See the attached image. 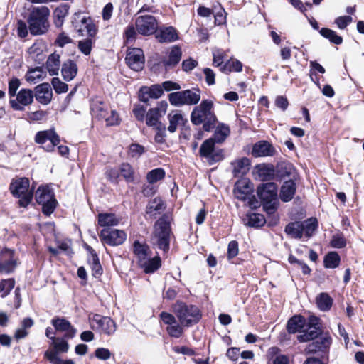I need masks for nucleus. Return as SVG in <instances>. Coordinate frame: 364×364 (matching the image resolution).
Listing matches in <instances>:
<instances>
[{"label":"nucleus","instance_id":"1","mask_svg":"<svg viewBox=\"0 0 364 364\" xmlns=\"http://www.w3.org/2000/svg\"><path fill=\"white\" fill-rule=\"evenodd\" d=\"M172 231L168 215H163L158 219L153 227L150 242L154 247L168 252L170 247Z\"/></svg>","mask_w":364,"mask_h":364},{"label":"nucleus","instance_id":"2","mask_svg":"<svg viewBox=\"0 0 364 364\" xmlns=\"http://www.w3.org/2000/svg\"><path fill=\"white\" fill-rule=\"evenodd\" d=\"M191 120L195 125L203 123V129L205 131H210L214 127L216 121L213 101L204 100L198 105H196L191 112Z\"/></svg>","mask_w":364,"mask_h":364},{"label":"nucleus","instance_id":"3","mask_svg":"<svg viewBox=\"0 0 364 364\" xmlns=\"http://www.w3.org/2000/svg\"><path fill=\"white\" fill-rule=\"evenodd\" d=\"M50 14V9L46 6L32 8L27 20L32 35H43L48 31Z\"/></svg>","mask_w":364,"mask_h":364},{"label":"nucleus","instance_id":"4","mask_svg":"<svg viewBox=\"0 0 364 364\" xmlns=\"http://www.w3.org/2000/svg\"><path fill=\"white\" fill-rule=\"evenodd\" d=\"M173 311L185 327H190L197 323L202 314L198 306L177 301L172 306Z\"/></svg>","mask_w":364,"mask_h":364},{"label":"nucleus","instance_id":"5","mask_svg":"<svg viewBox=\"0 0 364 364\" xmlns=\"http://www.w3.org/2000/svg\"><path fill=\"white\" fill-rule=\"evenodd\" d=\"M11 193L19 198L18 203L21 207H26L33 198V190L30 189V182L27 178L14 180L10 184Z\"/></svg>","mask_w":364,"mask_h":364},{"label":"nucleus","instance_id":"6","mask_svg":"<svg viewBox=\"0 0 364 364\" xmlns=\"http://www.w3.org/2000/svg\"><path fill=\"white\" fill-rule=\"evenodd\" d=\"M168 97L170 103L175 107L196 105L200 100V91L197 88L188 89L171 92Z\"/></svg>","mask_w":364,"mask_h":364},{"label":"nucleus","instance_id":"7","mask_svg":"<svg viewBox=\"0 0 364 364\" xmlns=\"http://www.w3.org/2000/svg\"><path fill=\"white\" fill-rule=\"evenodd\" d=\"M36 200L42 205V211L46 215H50L56 208L57 201L54 198V193L48 186L38 188Z\"/></svg>","mask_w":364,"mask_h":364},{"label":"nucleus","instance_id":"8","mask_svg":"<svg viewBox=\"0 0 364 364\" xmlns=\"http://www.w3.org/2000/svg\"><path fill=\"white\" fill-rule=\"evenodd\" d=\"M89 322L92 329L107 336H111L116 331V323L109 316H102L100 314H90Z\"/></svg>","mask_w":364,"mask_h":364},{"label":"nucleus","instance_id":"9","mask_svg":"<svg viewBox=\"0 0 364 364\" xmlns=\"http://www.w3.org/2000/svg\"><path fill=\"white\" fill-rule=\"evenodd\" d=\"M135 26L139 34L149 36L155 33L159 28L156 18L152 15H141L135 20Z\"/></svg>","mask_w":364,"mask_h":364},{"label":"nucleus","instance_id":"10","mask_svg":"<svg viewBox=\"0 0 364 364\" xmlns=\"http://www.w3.org/2000/svg\"><path fill=\"white\" fill-rule=\"evenodd\" d=\"M35 141L46 151H53L60 143L59 136L53 129L40 131L35 136Z\"/></svg>","mask_w":364,"mask_h":364},{"label":"nucleus","instance_id":"11","mask_svg":"<svg viewBox=\"0 0 364 364\" xmlns=\"http://www.w3.org/2000/svg\"><path fill=\"white\" fill-rule=\"evenodd\" d=\"M99 237L103 243L117 246L124 243L127 239V234L121 230L105 228L100 231Z\"/></svg>","mask_w":364,"mask_h":364},{"label":"nucleus","instance_id":"12","mask_svg":"<svg viewBox=\"0 0 364 364\" xmlns=\"http://www.w3.org/2000/svg\"><path fill=\"white\" fill-rule=\"evenodd\" d=\"M160 318L164 324L167 325L166 331L170 336L178 338L183 335V326L177 321L173 314L162 311L160 314Z\"/></svg>","mask_w":364,"mask_h":364},{"label":"nucleus","instance_id":"13","mask_svg":"<svg viewBox=\"0 0 364 364\" xmlns=\"http://www.w3.org/2000/svg\"><path fill=\"white\" fill-rule=\"evenodd\" d=\"M168 108V103L165 100L160 101L154 108L150 109L146 115V123L149 127H156L162 124L159 119L164 116Z\"/></svg>","mask_w":364,"mask_h":364},{"label":"nucleus","instance_id":"14","mask_svg":"<svg viewBox=\"0 0 364 364\" xmlns=\"http://www.w3.org/2000/svg\"><path fill=\"white\" fill-rule=\"evenodd\" d=\"M214 146L213 139L210 138L205 140L200 148L201 156L207 159L210 164L219 161L223 159V151H215Z\"/></svg>","mask_w":364,"mask_h":364},{"label":"nucleus","instance_id":"15","mask_svg":"<svg viewBox=\"0 0 364 364\" xmlns=\"http://www.w3.org/2000/svg\"><path fill=\"white\" fill-rule=\"evenodd\" d=\"M125 60L128 66L133 70L139 71L144 68V55L143 50L140 48L128 49Z\"/></svg>","mask_w":364,"mask_h":364},{"label":"nucleus","instance_id":"16","mask_svg":"<svg viewBox=\"0 0 364 364\" xmlns=\"http://www.w3.org/2000/svg\"><path fill=\"white\" fill-rule=\"evenodd\" d=\"M18 258L14 252L5 248L0 252V271L6 273L12 272L17 266Z\"/></svg>","mask_w":364,"mask_h":364},{"label":"nucleus","instance_id":"17","mask_svg":"<svg viewBox=\"0 0 364 364\" xmlns=\"http://www.w3.org/2000/svg\"><path fill=\"white\" fill-rule=\"evenodd\" d=\"M15 100L10 101L12 108L17 111H23L26 106L33 101V92L30 89H21L16 95Z\"/></svg>","mask_w":364,"mask_h":364},{"label":"nucleus","instance_id":"18","mask_svg":"<svg viewBox=\"0 0 364 364\" xmlns=\"http://www.w3.org/2000/svg\"><path fill=\"white\" fill-rule=\"evenodd\" d=\"M257 195L262 202L277 200V186L274 183H263L257 188Z\"/></svg>","mask_w":364,"mask_h":364},{"label":"nucleus","instance_id":"19","mask_svg":"<svg viewBox=\"0 0 364 364\" xmlns=\"http://www.w3.org/2000/svg\"><path fill=\"white\" fill-rule=\"evenodd\" d=\"M230 165L233 176L236 178H241L249 172L251 161L247 157L243 156L235 159Z\"/></svg>","mask_w":364,"mask_h":364},{"label":"nucleus","instance_id":"20","mask_svg":"<svg viewBox=\"0 0 364 364\" xmlns=\"http://www.w3.org/2000/svg\"><path fill=\"white\" fill-rule=\"evenodd\" d=\"M34 90V97L39 103L47 105L51 102L53 92L48 83L40 84L35 87Z\"/></svg>","mask_w":364,"mask_h":364},{"label":"nucleus","instance_id":"21","mask_svg":"<svg viewBox=\"0 0 364 364\" xmlns=\"http://www.w3.org/2000/svg\"><path fill=\"white\" fill-rule=\"evenodd\" d=\"M109 107L100 97L92 99L90 111L93 117L101 119L108 114Z\"/></svg>","mask_w":364,"mask_h":364},{"label":"nucleus","instance_id":"22","mask_svg":"<svg viewBox=\"0 0 364 364\" xmlns=\"http://www.w3.org/2000/svg\"><path fill=\"white\" fill-rule=\"evenodd\" d=\"M252 175L256 180L269 181L273 178L274 171L270 166L264 164L256 165L252 170Z\"/></svg>","mask_w":364,"mask_h":364},{"label":"nucleus","instance_id":"23","mask_svg":"<svg viewBox=\"0 0 364 364\" xmlns=\"http://www.w3.org/2000/svg\"><path fill=\"white\" fill-rule=\"evenodd\" d=\"M169 125L167 128L171 133H174L178 128L184 127L188 122L187 119L179 112H171L168 116Z\"/></svg>","mask_w":364,"mask_h":364},{"label":"nucleus","instance_id":"24","mask_svg":"<svg viewBox=\"0 0 364 364\" xmlns=\"http://www.w3.org/2000/svg\"><path fill=\"white\" fill-rule=\"evenodd\" d=\"M280 351L278 347L269 348L267 353V364H289V358Z\"/></svg>","mask_w":364,"mask_h":364},{"label":"nucleus","instance_id":"25","mask_svg":"<svg viewBox=\"0 0 364 364\" xmlns=\"http://www.w3.org/2000/svg\"><path fill=\"white\" fill-rule=\"evenodd\" d=\"M252 192L250 182L247 179L239 180L235 185V196L241 200H245Z\"/></svg>","mask_w":364,"mask_h":364},{"label":"nucleus","instance_id":"26","mask_svg":"<svg viewBox=\"0 0 364 364\" xmlns=\"http://www.w3.org/2000/svg\"><path fill=\"white\" fill-rule=\"evenodd\" d=\"M156 39L161 43H171L178 39V33L172 27H166L161 28L156 35Z\"/></svg>","mask_w":364,"mask_h":364},{"label":"nucleus","instance_id":"27","mask_svg":"<svg viewBox=\"0 0 364 364\" xmlns=\"http://www.w3.org/2000/svg\"><path fill=\"white\" fill-rule=\"evenodd\" d=\"M52 324L58 331L65 332V336L73 338L75 334V330L72 327L70 322L64 318H53Z\"/></svg>","mask_w":364,"mask_h":364},{"label":"nucleus","instance_id":"28","mask_svg":"<svg viewBox=\"0 0 364 364\" xmlns=\"http://www.w3.org/2000/svg\"><path fill=\"white\" fill-rule=\"evenodd\" d=\"M274 149L270 144L267 141H259L253 146L252 154L255 157H263L272 156Z\"/></svg>","mask_w":364,"mask_h":364},{"label":"nucleus","instance_id":"29","mask_svg":"<svg viewBox=\"0 0 364 364\" xmlns=\"http://www.w3.org/2000/svg\"><path fill=\"white\" fill-rule=\"evenodd\" d=\"M139 265L143 269L145 273H153L161 267V258L159 256H155L153 258L147 257L144 260H142Z\"/></svg>","mask_w":364,"mask_h":364},{"label":"nucleus","instance_id":"30","mask_svg":"<svg viewBox=\"0 0 364 364\" xmlns=\"http://www.w3.org/2000/svg\"><path fill=\"white\" fill-rule=\"evenodd\" d=\"M77 73V65L74 61L68 60L63 63L61 68V74L65 81L73 80Z\"/></svg>","mask_w":364,"mask_h":364},{"label":"nucleus","instance_id":"31","mask_svg":"<svg viewBox=\"0 0 364 364\" xmlns=\"http://www.w3.org/2000/svg\"><path fill=\"white\" fill-rule=\"evenodd\" d=\"M296 193V184L294 181H285L281 187L280 198L283 202L290 201Z\"/></svg>","mask_w":364,"mask_h":364},{"label":"nucleus","instance_id":"32","mask_svg":"<svg viewBox=\"0 0 364 364\" xmlns=\"http://www.w3.org/2000/svg\"><path fill=\"white\" fill-rule=\"evenodd\" d=\"M306 327V320L301 316L291 317L287 323V328L289 333H301Z\"/></svg>","mask_w":364,"mask_h":364},{"label":"nucleus","instance_id":"33","mask_svg":"<svg viewBox=\"0 0 364 364\" xmlns=\"http://www.w3.org/2000/svg\"><path fill=\"white\" fill-rule=\"evenodd\" d=\"M320 333V327L308 326L303 328L301 332L297 336L299 342H308L318 337Z\"/></svg>","mask_w":364,"mask_h":364},{"label":"nucleus","instance_id":"34","mask_svg":"<svg viewBox=\"0 0 364 364\" xmlns=\"http://www.w3.org/2000/svg\"><path fill=\"white\" fill-rule=\"evenodd\" d=\"M46 76V72L42 67H36L28 70L25 75L26 81L31 84H36L42 81Z\"/></svg>","mask_w":364,"mask_h":364},{"label":"nucleus","instance_id":"35","mask_svg":"<svg viewBox=\"0 0 364 364\" xmlns=\"http://www.w3.org/2000/svg\"><path fill=\"white\" fill-rule=\"evenodd\" d=\"M98 225L101 227L116 226L119 223L120 219L114 213H99L97 217Z\"/></svg>","mask_w":364,"mask_h":364},{"label":"nucleus","instance_id":"36","mask_svg":"<svg viewBox=\"0 0 364 364\" xmlns=\"http://www.w3.org/2000/svg\"><path fill=\"white\" fill-rule=\"evenodd\" d=\"M60 66V56L53 53L49 55L46 63V67L50 75H57Z\"/></svg>","mask_w":364,"mask_h":364},{"label":"nucleus","instance_id":"37","mask_svg":"<svg viewBox=\"0 0 364 364\" xmlns=\"http://www.w3.org/2000/svg\"><path fill=\"white\" fill-rule=\"evenodd\" d=\"M80 23L84 26L87 34V38L95 39V37L98 32V28L95 23L93 19L90 16H85L81 18Z\"/></svg>","mask_w":364,"mask_h":364},{"label":"nucleus","instance_id":"38","mask_svg":"<svg viewBox=\"0 0 364 364\" xmlns=\"http://www.w3.org/2000/svg\"><path fill=\"white\" fill-rule=\"evenodd\" d=\"M45 50V44L41 41H37L28 48V53L33 59L36 61H40L43 58Z\"/></svg>","mask_w":364,"mask_h":364},{"label":"nucleus","instance_id":"39","mask_svg":"<svg viewBox=\"0 0 364 364\" xmlns=\"http://www.w3.org/2000/svg\"><path fill=\"white\" fill-rule=\"evenodd\" d=\"M230 130L228 125L220 124L217 126L212 139H213L215 142L222 143L230 135Z\"/></svg>","mask_w":364,"mask_h":364},{"label":"nucleus","instance_id":"40","mask_svg":"<svg viewBox=\"0 0 364 364\" xmlns=\"http://www.w3.org/2000/svg\"><path fill=\"white\" fill-rule=\"evenodd\" d=\"M165 208L162 200L159 198H155L148 203L146 206V213L151 215L159 214Z\"/></svg>","mask_w":364,"mask_h":364},{"label":"nucleus","instance_id":"41","mask_svg":"<svg viewBox=\"0 0 364 364\" xmlns=\"http://www.w3.org/2000/svg\"><path fill=\"white\" fill-rule=\"evenodd\" d=\"M302 229H303V235L305 236L306 238L309 239L311 237L318 226V222L316 218H311L304 222H301Z\"/></svg>","mask_w":364,"mask_h":364},{"label":"nucleus","instance_id":"42","mask_svg":"<svg viewBox=\"0 0 364 364\" xmlns=\"http://www.w3.org/2000/svg\"><path fill=\"white\" fill-rule=\"evenodd\" d=\"M242 70V63L235 58L228 60L221 68L220 70L225 73L231 72H241Z\"/></svg>","mask_w":364,"mask_h":364},{"label":"nucleus","instance_id":"43","mask_svg":"<svg viewBox=\"0 0 364 364\" xmlns=\"http://www.w3.org/2000/svg\"><path fill=\"white\" fill-rule=\"evenodd\" d=\"M285 232L292 237L301 239L304 236L301 222L289 223L285 228Z\"/></svg>","mask_w":364,"mask_h":364},{"label":"nucleus","instance_id":"44","mask_svg":"<svg viewBox=\"0 0 364 364\" xmlns=\"http://www.w3.org/2000/svg\"><path fill=\"white\" fill-rule=\"evenodd\" d=\"M134 253L138 259V264L144 260L147 257H150L149 247L146 245L141 244L138 241L134 243Z\"/></svg>","mask_w":364,"mask_h":364},{"label":"nucleus","instance_id":"45","mask_svg":"<svg viewBox=\"0 0 364 364\" xmlns=\"http://www.w3.org/2000/svg\"><path fill=\"white\" fill-rule=\"evenodd\" d=\"M341 257L334 251L328 252L324 257L323 263L326 268L334 269L339 266Z\"/></svg>","mask_w":364,"mask_h":364},{"label":"nucleus","instance_id":"46","mask_svg":"<svg viewBox=\"0 0 364 364\" xmlns=\"http://www.w3.org/2000/svg\"><path fill=\"white\" fill-rule=\"evenodd\" d=\"M316 304L321 311H328L332 306L333 299L327 293H321L316 297Z\"/></svg>","mask_w":364,"mask_h":364},{"label":"nucleus","instance_id":"47","mask_svg":"<svg viewBox=\"0 0 364 364\" xmlns=\"http://www.w3.org/2000/svg\"><path fill=\"white\" fill-rule=\"evenodd\" d=\"M181 58V51L178 47H173L169 53L167 60L164 61L165 66L171 67L176 65L180 61Z\"/></svg>","mask_w":364,"mask_h":364},{"label":"nucleus","instance_id":"48","mask_svg":"<svg viewBox=\"0 0 364 364\" xmlns=\"http://www.w3.org/2000/svg\"><path fill=\"white\" fill-rule=\"evenodd\" d=\"M95 43V39L86 38L78 41L77 48L85 55H89L91 53Z\"/></svg>","mask_w":364,"mask_h":364},{"label":"nucleus","instance_id":"49","mask_svg":"<svg viewBox=\"0 0 364 364\" xmlns=\"http://www.w3.org/2000/svg\"><path fill=\"white\" fill-rule=\"evenodd\" d=\"M320 33L322 36L328 39L331 43L336 45H340L343 42L342 37L338 36L336 31L331 29L323 28L320 31Z\"/></svg>","mask_w":364,"mask_h":364},{"label":"nucleus","instance_id":"50","mask_svg":"<svg viewBox=\"0 0 364 364\" xmlns=\"http://www.w3.org/2000/svg\"><path fill=\"white\" fill-rule=\"evenodd\" d=\"M88 261L91 267L93 276L95 277H100L102 273V268L100 263L97 255L95 253L92 252Z\"/></svg>","mask_w":364,"mask_h":364},{"label":"nucleus","instance_id":"51","mask_svg":"<svg viewBox=\"0 0 364 364\" xmlns=\"http://www.w3.org/2000/svg\"><path fill=\"white\" fill-rule=\"evenodd\" d=\"M165 176V171L161 168H158L150 171L146 175V180L149 183H154Z\"/></svg>","mask_w":364,"mask_h":364},{"label":"nucleus","instance_id":"52","mask_svg":"<svg viewBox=\"0 0 364 364\" xmlns=\"http://www.w3.org/2000/svg\"><path fill=\"white\" fill-rule=\"evenodd\" d=\"M247 225L252 227L262 226L265 223L264 216L259 213H250L247 215Z\"/></svg>","mask_w":364,"mask_h":364},{"label":"nucleus","instance_id":"53","mask_svg":"<svg viewBox=\"0 0 364 364\" xmlns=\"http://www.w3.org/2000/svg\"><path fill=\"white\" fill-rule=\"evenodd\" d=\"M15 286L14 279H3L0 282V294L2 298L6 296Z\"/></svg>","mask_w":364,"mask_h":364},{"label":"nucleus","instance_id":"54","mask_svg":"<svg viewBox=\"0 0 364 364\" xmlns=\"http://www.w3.org/2000/svg\"><path fill=\"white\" fill-rule=\"evenodd\" d=\"M122 176L127 182H132L134 180V172L129 164H122L120 166Z\"/></svg>","mask_w":364,"mask_h":364},{"label":"nucleus","instance_id":"55","mask_svg":"<svg viewBox=\"0 0 364 364\" xmlns=\"http://www.w3.org/2000/svg\"><path fill=\"white\" fill-rule=\"evenodd\" d=\"M138 32L136 26L129 25L124 31V38L127 43L134 42L137 36Z\"/></svg>","mask_w":364,"mask_h":364},{"label":"nucleus","instance_id":"56","mask_svg":"<svg viewBox=\"0 0 364 364\" xmlns=\"http://www.w3.org/2000/svg\"><path fill=\"white\" fill-rule=\"evenodd\" d=\"M144 90H146L148 95L154 99H158L164 94L161 85L158 84L153 85L150 87H144Z\"/></svg>","mask_w":364,"mask_h":364},{"label":"nucleus","instance_id":"57","mask_svg":"<svg viewBox=\"0 0 364 364\" xmlns=\"http://www.w3.org/2000/svg\"><path fill=\"white\" fill-rule=\"evenodd\" d=\"M51 83L53 89L58 94L65 93L68 90V85L62 82L58 77H53Z\"/></svg>","mask_w":364,"mask_h":364},{"label":"nucleus","instance_id":"58","mask_svg":"<svg viewBox=\"0 0 364 364\" xmlns=\"http://www.w3.org/2000/svg\"><path fill=\"white\" fill-rule=\"evenodd\" d=\"M101 119H105L107 126H116L120 122L119 116L114 110H111L109 115L108 114L105 117H102Z\"/></svg>","mask_w":364,"mask_h":364},{"label":"nucleus","instance_id":"59","mask_svg":"<svg viewBox=\"0 0 364 364\" xmlns=\"http://www.w3.org/2000/svg\"><path fill=\"white\" fill-rule=\"evenodd\" d=\"M144 151L143 146L138 144H132L129 148V154L133 158H139Z\"/></svg>","mask_w":364,"mask_h":364},{"label":"nucleus","instance_id":"60","mask_svg":"<svg viewBox=\"0 0 364 364\" xmlns=\"http://www.w3.org/2000/svg\"><path fill=\"white\" fill-rule=\"evenodd\" d=\"M331 245L334 248H342L346 246V239L341 234H336L333 236Z\"/></svg>","mask_w":364,"mask_h":364},{"label":"nucleus","instance_id":"61","mask_svg":"<svg viewBox=\"0 0 364 364\" xmlns=\"http://www.w3.org/2000/svg\"><path fill=\"white\" fill-rule=\"evenodd\" d=\"M156 129V134L154 136V140L156 143L163 144L166 140V127L163 124H160L155 127Z\"/></svg>","mask_w":364,"mask_h":364},{"label":"nucleus","instance_id":"62","mask_svg":"<svg viewBox=\"0 0 364 364\" xmlns=\"http://www.w3.org/2000/svg\"><path fill=\"white\" fill-rule=\"evenodd\" d=\"M53 345L56 352H67L69 348L67 341L61 338H55Z\"/></svg>","mask_w":364,"mask_h":364},{"label":"nucleus","instance_id":"63","mask_svg":"<svg viewBox=\"0 0 364 364\" xmlns=\"http://www.w3.org/2000/svg\"><path fill=\"white\" fill-rule=\"evenodd\" d=\"M114 6L111 2L105 4L102 10V17L104 21H109L113 14Z\"/></svg>","mask_w":364,"mask_h":364},{"label":"nucleus","instance_id":"64","mask_svg":"<svg viewBox=\"0 0 364 364\" xmlns=\"http://www.w3.org/2000/svg\"><path fill=\"white\" fill-rule=\"evenodd\" d=\"M353 21L350 16H339L335 19V23L340 29H344Z\"/></svg>","mask_w":364,"mask_h":364}]
</instances>
